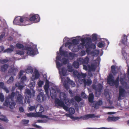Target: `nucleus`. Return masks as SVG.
<instances>
[{
	"instance_id": "obj_43",
	"label": "nucleus",
	"mask_w": 129,
	"mask_h": 129,
	"mask_svg": "<svg viewBox=\"0 0 129 129\" xmlns=\"http://www.w3.org/2000/svg\"><path fill=\"white\" fill-rule=\"evenodd\" d=\"M16 53L18 55H22L24 53L23 51L18 50L16 51Z\"/></svg>"
},
{
	"instance_id": "obj_2",
	"label": "nucleus",
	"mask_w": 129,
	"mask_h": 129,
	"mask_svg": "<svg viewBox=\"0 0 129 129\" xmlns=\"http://www.w3.org/2000/svg\"><path fill=\"white\" fill-rule=\"evenodd\" d=\"M59 98L61 101L58 99L55 100V103L58 106L62 107L66 111H68V107L65 105L64 104L67 105H69L72 103L74 100H70L67 98L66 95L63 92H61L59 93Z\"/></svg>"
},
{
	"instance_id": "obj_17",
	"label": "nucleus",
	"mask_w": 129,
	"mask_h": 129,
	"mask_svg": "<svg viewBox=\"0 0 129 129\" xmlns=\"http://www.w3.org/2000/svg\"><path fill=\"white\" fill-rule=\"evenodd\" d=\"M26 80V78L25 76H23L21 78V81L22 82H23L25 81ZM22 82L20 84L18 83L16 84L15 85V86L16 87H18L19 89H21L24 86L22 85Z\"/></svg>"
},
{
	"instance_id": "obj_18",
	"label": "nucleus",
	"mask_w": 129,
	"mask_h": 129,
	"mask_svg": "<svg viewBox=\"0 0 129 129\" xmlns=\"http://www.w3.org/2000/svg\"><path fill=\"white\" fill-rule=\"evenodd\" d=\"M83 67L84 69L85 70H88L89 71L92 70L94 71L96 68V66L93 65H91L90 66H88L87 68V67L83 64Z\"/></svg>"
},
{
	"instance_id": "obj_44",
	"label": "nucleus",
	"mask_w": 129,
	"mask_h": 129,
	"mask_svg": "<svg viewBox=\"0 0 129 129\" xmlns=\"http://www.w3.org/2000/svg\"><path fill=\"white\" fill-rule=\"evenodd\" d=\"M68 71L70 72H72L73 70L72 67L71 65L68 66Z\"/></svg>"
},
{
	"instance_id": "obj_53",
	"label": "nucleus",
	"mask_w": 129,
	"mask_h": 129,
	"mask_svg": "<svg viewBox=\"0 0 129 129\" xmlns=\"http://www.w3.org/2000/svg\"><path fill=\"white\" fill-rule=\"evenodd\" d=\"M4 83L3 82L0 83V88H2L3 89L5 87L4 86Z\"/></svg>"
},
{
	"instance_id": "obj_5",
	"label": "nucleus",
	"mask_w": 129,
	"mask_h": 129,
	"mask_svg": "<svg viewBox=\"0 0 129 129\" xmlns=\"http://www.w3.org/2000/svg\"><path fill=\"white\" fill-rule=\"evenodd\" d=\"M124 80L122 78L120 79V81L122 86H120L119 87L118 100L122 99V97L125 96L126 94V92L123 89V87H124L127 89H128L129 87L128 86H127V83L124 81Z\"/></svg>"
},
{
	"instance_id": "obj_49",
	"label": "nucleus",
	"mask_w": 129,
	"mask_h": 129,
	"mask_svg": "<svg viewBox=\"0 0 129 129\" xmlns=\"http://www.w3.org/2000/svg\"><path fill=\"white\" fill-rule=\"evenodd\" d=\"M81 96L84 98H86L87 96L84 92H82L81 94Z\"/></svg>"
},
{
	"instance_id": "obj_58",
	"label": "nucleus",
	"mask_w": 129,
	"mask_h": 129,
	"mask_svg": "<svg viewBox=\"0 0 129 129\" xmlns=\"http://www.w3.org/2000/svg\"><path fill=\"white\" fill-rule=\"evenodd\" d=\"M97 104L99 105H101L102 104V101H100L97 103Z\"/></svg>"
},
{
	"instance_id": "obj_20",
	"label": "nucleus",
	"mask_w": 129,
	"mask_h": 129,
	"mask_svg": "<svg viewBox=\"0 0 129 129\" xmlns=\"http://www.w3.org/2000/svg\"><path fill=\"white\" fill-rule=\"evenodd\" d=\"M119 118H120L119 117H115L113 116H112L111 117L109 116L108 118L107 119V120L109 122L115 121L118 120Z\"/></svg>"
},
{
	"instance_id": "obj_26",
	"label": "nucleus",
	"mask_w": 129,
	"mask_h": 129,
	"mask_svg": "<svg viewBox=\"0 0 129 129\" xmlns=\"http://www.w3.org/2000/svg\"><path fill=\"white\" fill-rule=\"evenodd\" d=\"M26 72L28 74L31 73L33 71V68L31 66H28L26 70Z\"/></svg>"
},
{
	"instance_id": "obj_62",
	"label": "nucleus",
	"mask_w": 129,
	"mask_h": 129,
	"mask_svg": "<svg viewBox=\"0 0 129 129\" xmlns=\"http://www.w3.org/2000/svg\"><path fill=\"white\" fill-rule=\"evenodd\" d=\"M69 39L67 37H66L63 39V42L68 41L69 40Z\"/></svg>"
},
{
	"instance_id": "obj_12",
	"label": "nucleus",
	"mask_w": 129,
	"mask_h": 129,
	"mask_svg": "<svg viewBox=\"0 0 129 129\" xmlns=\"http://www.w3.org/2000/svg\"><path fill=\"white\" fill-rule=\"evenodd\" d=\"M27 54L30 55H33L37 53L36 46H34L33 47H28L27 49Z\"/></svg>"
},
{
	"instance_id": "obj_60",
	"label": "nucleus",
	"mask_w": 129,
	"mask_h": 129,
	"mask_svg": "<svg viewBox=\"0 0 129 129\" xmlns=\"http://www.w3.org/2000/svg\"><path fill=\"white\" fill-rule=\"evenodd\" d=\"M8 60L7 59H4L1 60V62L2 63H6L7 62Z\"/></svg>"
},
{
	"instance_id": "obj_1",
	"label": "nucleus",
	"mask_w": 129,
	"mask_h": 129,
	"mask_svg": "<svg viewBox=\"0 0 129 129\" xmlns=\"http://www.w3.org/2000/svg\"><path fill=\"white\" fill-rule=\"evenodd\" d=\"M59 60L60 57L59 54H58L57 56L56 57V63L57 67L59 69V73L61 76L62 82H63V84L64 86L67 89H68L69 88L68 86V83L71 84L73 87L75 86V84L71 80H70L69 78H67L65 79L64 77V76L68 74L67 73V71L64 68H60L62 66V64H60L58 61Z\"/></svg>"
},
{
	"instance_id": "obj_33",
	"label": "nucleus",
	"mask_w": 129,
	"mask_h": 129,
	"mask_svg": "<svg viewBox=\"0 0 129 129\" xmlns=\"http://www.w3.org/2000/svg\"><path fill=\"white\" fill-rule=\"evenodd\" d=\"M14 80V78L12 77H10L9 79L7 81V83L9 84H11Z\"/></svg>"
},
{
	"instance_id": "obj_56",
	"label": "nucleus",
	"mask_w": 129,
	"mask_h": 129,
	"mask_svg": "<svg viewBox=\"0 0 129 129\" xmlns=\"http://www.w3.org/2000/svg\"><path fill=\"white\" fill-rule=\"evenodd\" d=\"M80 76L81 77L84 78L86 76V75L85 74L81 73L80 75Z\"/></svg>"
},
{
	"instance_id": "obj_50",
	"label": "nucleus",
	"mask_w": 129,
	"mask_h": 129,
	"mask_svg": "<svg viewBox=\"0 0 129 129\" xmlns=\"http://www.w3.org/2000/svg\"><path fill=\"white\" fill-rule=\"evenodd\" d=\"M35 107L34 106H31L29 108V110L30 111H32L35 109Z\"/></svg>"
},
{
	"instance_id": "obj_36",
	"label": "nucleus",
	"mask_w": 129,
	"mask_h": 129,
	"mask_svg": "<svg viewBox=\"0 0 129 129\" xmlns=\"http://www.w3.org/2000/svg\"><path fill=\"white\" fill-rule=\"evenodd\" d=\"M47 120H37L35 122V123H44L46 122L47 121Z\"/></svg>"
},
{
	"instance_id": "obj_29",
	"label": "nucleus",
	"mask_w": 129,
	"mask_h": 129,
	"mask_svg": "<svg viewBox=\"0 0 129 129\" xmlns=\"http://www.w3.org/2000/svg\"><path fill=\"white\" fill-rule=\"evenodd\" d=\"M79 63H80V62L79 59L77 61L74 62L73 64L74 67L76 68H78Z\"/></svg>"
},
{
	"instance_id": "obj_24",
	"label": "nucleus",
	"mask_w": 129,
	"mask_h": 129,
	"mask_svg": "<svg viewBox=\"0 0 129 129\" xmlns=\"http://www.w3.org/2000/svg\"><path fill=\"white\" fill-rule=\"evenodd\" d=\"M82 82L84 83L85 85H89L91 84L92 81L90 79L87 80H84V79H82Z\"/></svg>"
},
{
	"instance_id": "obj_63",
	"label": "nucleus",
	"mask_w": 129,
	"mask_h": 129,
	"mask_svg": "<svg viewBox=\"0 0 129 129\" xmlns=\"http://www.w3.org/2000/svg\"><path fill=\"white\" fill-rule=\"evenodd\" d=\"M4 49V48L3 46L0 47V52L2 51Z\"/></svg>"
},
{
	"instance_id": "obj_4",
	"label": "nucleus",
	"mask_w": 129,
	"mask_h": 129,
	"mask_svg": "<svg viewBox=\"0 0 129 129\" xmlns=\"http://www.w3.org/2000/svg\"><path fill=\"white\" fill-rule=\"evenodd\" d=\"M76 39H78V40H77L76 39H73L72 40V43H67L65 44V46L66 47H68L69 48L71 49L72 48H75V46H74L76 44L78 41H79L80 40H81V41L82 43L80 44V45L78 47V48L80 49L82 48L83 46H85L84 43V38H81V37L79 36H78L76 37Z\"/></svg>"
},
{
	"instance_id": "obj_22",
	"label": "nucleus",
	"mask_w": 129,
	"mask_h": 129,
	"mask_svg": "<svg viewBox=\"0 0 129 129\" xmlns=\"http://www.w3.org/2000/svg\"><path fill=\"white\" fill-rule=\"evenodd\" d=\"M79 61L80 62V64L86 63L87 64L88 62V57H86V58L83 59L82 58H80L79 59Z\"/></svg>"
},
{
	"instance_id": "obj_42",
	"label": "nucleus",
	"mask_w": 129,
	"mask_h": 129,
	"mask_svg": "<svg viewBox=\"0 0 129 129\" xmlns=\"http://www.w3.org/2000/svg\"><path fill=\"white\" fill-rule=\"evenodd\" d=\"M16 46L17 48L19 49L23 47L22 45L19 43L16 44Z\"/></svg>"
},
{
	"instance_id": "obj_8",
	"label": "nucleus",
	"mask_w": 129,
	"mask_h": 129,
	"mask_svg": "<svg viewBox=\"0 0 129 129\" xmlns=\"http://www.w3.org/2000/svg\"><path fill=\"white\" fill-rule=\"evenodd\" d=\"M50 94L51 97L53 99H55L57 94L59 93L60 91L58 87L55 85L53 86L50 88Z\"/></svg>"
},
{
	"instance_id": "obj_34",
	"label": "nucleus",
	"mask_w": 129,
	"mask_h": 129,
	"mask_svg": "<svg viewBox=\"0 0 129 129\" xmlns=\"http://www.w3.org/2000/svg\"><path fill=\"white\" fill-rule=\"evenodd\" d=\"M105 45L104 42L102 41L98 43V46L99 47L102 48Z\"/></svg>"
},
{
	"instance_id": "obj_15",
	"label": "nucleus",
	"mask_w": 129,
	"mask_h": 129,
	"mask_svg": "<svg viewBox=\"0 0 129 129\" xmlns=\"http://www.w3.org/2000/svg\"><path fill=\"white\" fill-rule=\"evenodd\" d=\"M51 84V83H49L48 81L46 80L45 84L44 86V88L46 92V94L47 95H48L49 93L48 92V88Z\"/></svg>"
},
{
	"instance_id": "obj_38",
	"label": "nucleus",
	"mask_w": 129,
	"mask_h": 129,
	"mask_svg": "<svg viewBox=\"0 0 129 129\" xmlns=\"http://www.w3.org/2000/svg\"><path fill=\"white\" fill-rule=\"evenodd\" d=\"M0 119L5 121L7 122L8 121L6 118L2 116H0Z\"/></svg>"
},
{
	"instance_id": "obj_21",
	"label": "nucleus",
	"mask_w": 129,
	"mask_h": 129,
	"mask_svg": "<svg viewBox=\"0 0 129 129\" xmlns=\"http://www.w3.org/2000/svg\"><path fill=\"white\" fill-rule=\"evenodd\" d=\"M23 98L22 96L20 94H19L16 100V102L18 103H22Z\"/></svg>"
},
{
	"instance_id": "obj_10",
	"label": "nucleus",
	"mask_w": 129,
	"mask_h": 129,
	"mask_svg": "<svg viewBox=\"0 0 129 129\" xmlns=\"http://www.w3.org/2000/svg\"><path fill=\"white\" fill-rule=\"evenodd\" d=\"M62 48V47L60 48L59 51L62 56H64V57L62 58L61 60V61L63 64H67L68 62V56H67V53L64 52L62 51L61 49Z\"/></svg>"
},
{
	"instance_id": "obj_57",
	"label": "nucleus",
	"mask_w": 129,
	"mask_h": 129,
	"mask_svg": "<svg viewBox=\"0 0 129 129\" xmlns=\"http://www.w3.org/2000/svg\"><path fill=\"white\" fill-rule=\"evenodd\" d=\"M85 52L84 51H82L80 53V55L82 56L85 55Z\"/></svg>"
},
{
	"instance_id": "obj_16",
	"label": "nucleus",
	"mask_w": 129,
	"mask_h": 129,
	"mask_svg": "<svg viewBox=\"0 0 129 129\" xmlns=\"http://www.w3.org/2000/svg\"><path fill=\"white\" fill-rule=\"evenodd\" d=\"M39 76V74L37 71H35L33 74L31 79L32 81H34L38 79Z\"/></svg>"
},
{
	"instance_id": "obj_45",
	"label": "nucleus",
	"mask_w": 129,
	"mask_h": 129,
	"mask_svg": "<svg viewBox=\"0 0 129 129\" xmlns=\"http://www.w3.org/2000/svg\"><path fill=\"white\" fill-rule=\"evenodd\" d=\"M29 122V120H23L22 121V123L24 124H27Z\"/></svg>"
},
{
	"instance_id": "obj_28",
	"label": "nucleus",
	"mask_w": 129,
	"mask_h": 129,
	"mask_svg": "<svg viewBox=\"0 0 129 129\" xmlns=\"http://www.w3.org/2000/svg\"><path fill=\"white\" fill-rule=\"evenodd\" d=\"M8 67V65L6 64L2 66L1 68L0 71L3 72L5 71L7 69Z\"/></svg>"
},
{
	"instance_id": "obj_3",
	"label": "nucleus",
	"mask_w": 129,
	"mask_h": 129,
	"mask_svg": "<svg viewBox=\"0 0 129 129\" xmlns=\"http://www.w3.org/2000/svg\"><path fill=\"white\" fill-rule=\"evenodd\" d=\"M28 18L25 17H16L13 21L14 24L20 25H26L29 24Z\"/></svg>"
},
{
	"instance_id": "obj_31",
	"label": "nucleus",
	"mask_w": 129,
	"mask_h": 129,
	"mask_svg": "<svg viewBox=\"0 0 129 129\" xmlns=\"http://www.w3.org/2000/svg\"><path fill=\"white\" fill-rule=\"evenodd\" d=\"M37 107L39 108V111L40 113L44 111V108L40 105L38 104L37 106Z\"/></svg>"
},
{
	"instance_id": "obj_32",
	"label": "nucleus",
	"mask_w": 129,
	"mask_h": 129,
	"mask_svg": "<svg viewBox=\"0 0 129 129\" xmlns=\"http://www.w3.org/2000/svg\"><path fill=\"white\" fill-rule=\"evenodd\" d=\"M127 42V37L125 35H124L121 40L122 43L123 44H125Z\"/></svg>"
},
{
	"instance_id": "obj_19",
	"label": "nucleus",
	"mask_w": 129,
	"mask_h": 129,
	"mask_svg": "<svg viewBox=\"0 0 129 129\" xmlns=\"http://www.w3.org/2000/svg\"><path fill=\"white\" fill-rule=\"evenodd\" d=\"M15 96V93L13 92H12V93L11 95L9 97V98L8 99L7 97L6 98V101L4 104V105L6 106H8V102L9 101V99L10 98L11 100H12L13 99V98Z\"/></svg>"
},
{
	"instance_id": "obj_6",
	"label": "nucleus",
	"mask_w": 129,
	"mask_h": 129,
	"mask_svg": "<svg viewBox=\"0 0 129 129\" xmlns=\"http://www.w3.org/2000/svg\"><path fill=\"white\" fill-rule=\"evenodd\" d=\"M66 115L68 116L72 119L73 120H77L79 119L82 118L83 120H86L89 118H99L100 116H95L93 114H89L87 115H84L82 116L79 117H75L74 116H71L70 115L67 114Z\"/></svg>"
},
{
	"instance_id": "obj_25",
	"label": "nucleus",
	"mask_w": 129,
	"mask_h": 129,
	"mask_svg": "<svg viewBox=\"0 0 129 129\" xmlns=\"http://www.w3.org/2000/svg\"><path fill=\"white\" fill-rule=\"evenodd\" d=\"M68 111L70 114H65V115L66 116L68 117H69V116H67L66 115L67 114H69L71 116H72V115L74 114V113L75 112V110L74 109L72 108H69V109Z\"/></svg>"
},
{
	"instance_id": "obj_9",
	"label": "nucleus",
	"mask_w": 129,
	"mask_h": 129,
	"mask_svg": "<svg viewBox=\"0 0 129 129\" xmlns=\"http://www.w3.org/2000/svg\"><path fill=\"white\" fill-rule=\"evenodd\" d=\"M27 116L29 117H39L43 118H46L47 119H50L47 116L43 115L42 114L38 113H31L26 114Z\"/></svg>"
},
{
	"instance_id": "obj_59",
	"label": "nucleus",
	"mask_w": 129,
	"mask_h": 129,
	"mask_svg": "<svg viewBox=\"0 0 129 129\" xmlns=\"http://www.w3.org/2000/svg\"><path fill=\"white\" fill-rule=\"evenodd\" d=\"M92 38L93 39L95 40L96 39V35L95 34H93L92 35Z\"/></svg>"
},
{
	"instance_id": "obj_51",
	"label": "nucleus",
	"mask_w": 129,
	"mask_h": 129,
	"mask_svg": "<svg viewBox=\"0 0 129 129\" xmlns=\"http://www.w3.org/2000/svg\"><path fill=\"white\" fill-rule=\"evenodd\" d=\"M73 74L74 76H78L79 74L78 72L76 71H75L73 72Z\"/></svg>"
},
{
	"instance_id": "obj_35",
	"label": "nucleus",
	"mask_w": 129,
	"mask_h": 129,
	"mask_svg": "<svg viewBox=\"0 0 129 129\" xmlns=\"http://www.w3.org/2000/svg\"><path fill=\"white\" fill-rule=\"evenodd\" d=\"M9 107L11 109H13L15 107V104L13 103L10 102L9 103Z\"/></svg>"
},
{
	"instance_id": "obj_23",
	"label": "nucleus",
	"mask_w": 129,
	"mask_h": 129,
	"mask_svg": "<svg viewBox=\"0 0 129 129\" xmlns=\"http://www.w3.org/2000/svg\"><path fill=\"white\" fill-rule=\"evenodd\" d=\"M17 71V69L14 68L13 67H12L9 70V72L11 74V75H15V73Z\"/></svg>"
},
{
	"instance_id": "obj_55",
	"label": "nucleus",
	"mask_w": 129,
	"mask_h": 129,
	"mask_svg": "<svg viewBox=\"0 0 129 129\" xmlns=\"http://www.w3.org/2000/svg\"><path fill=\"white\" fill-rule=\"evenodd\" d=\"M24 73V72L23 71H21L19 73V78H20V77H21V76L23 75V73Z\"/></svg>"
},
{
	"instance_id": "obj_40",
	"label": "nucleus",
	"mask_w": 129,
	"mask_h": 129,
	"mask_svg": "<svg viewBox=\"0 0 129 129\" xmlns=\"http://www.w3.org/2000/svg\"><path fill=\"white\" fill-rule=\"evenodd\" d=\"M35 85V82L34 81H33L32 82H31L30 84L29 85V87L30 88L34 87Z\"/></svg>"
},
{
	"instance_id": "obj_64",
	"label": "nucleus",
	"mask_w": 129,
	"mask_h": 129,
	"mask_svg": "<svg viewBox=\"0 0 129 129\" xmlns=\"http://www.w3.org/2000/svg\"><path fill=\"white\" fill-rule=\"evenodd\" d=\"M98 129H111L110 128H106L104 127H102L99 128Z\"/></svg>"
},
{
	"instance_id": "obj_54",
	"label": "nucleus",
	"mask_w": 129,
	"mask_h": 129,
	"mask_svg": "<svg viewBox=\"0 0 129 129\" xmlns=\"http://www.w3.org/2000/svg\"><path fill=\"white\" fill-rule=\"evenodd\" d=\"M5 34L4 33H3L0 36V40H1L2 38L4 37Z\"/></svg>"
},
{
	"instance_id": "obj_46",
	"label": "nucleus",
	"mask_w": 129,
	"mask_h": 129,
	"mask_svg": "<svg viewBox=\"0 0 129 129\" xmlns=\"http://www.w3.org/2000/svg\"><path fill=\"white\" fill-rule=\"evenodd\" d=\"M115 67L114 66H113L111 67V71L112 73L114 74L116 73L115 71Z\"/></svg>"
},
{
	"instance_id": "obj_30",
	"label": "nucleus",
	"mask_w": 129,
	"mask_h": 129,
	"mask_svg": "<svg viewBox=\"0 0 129 129\" xmlns=\"http://www.w3.org/2000/svg\"><path fill=\"white\" fill-rule=\"evenodd\" d=\"M93 95L91 93L89 94L88 98L89 101L90 102H92L93 101Z\"/></svg>"
},
{
	"instance_id": "obj_27",
	"label": "nucleus",
	"mask_w": 129,
	"mask_h": 129,
	"mask_svg": "<svg viewBox=\"0 0 129 129\" xmlns=\"http://www.w3.org/2000/svg\"><path fill=\"white\" fill-rule=\"evenodd\" d=\"M14 47L12 46H11V48H8L5 50L4 51L5 52L8 53H10L13 51Z\"/></svg>"
},
{
	"instance_id": "obj_14",
	"label": "nucleus",
	"mask_w": 129,
	"mask_h": 129,
	"mask_svg": "<svg viewBox=\"0 0 129 129\" xmlns=\"http://www.w3.org/2000/svg\"><path fill=\"white\" fill-rule=\"evenodd\" d=\"M39 91L40 93L37 97V100L40 102H42L44 100V95L43 93V90L42 89H40L39 90Z\"/></svg>"
},
{
	"instance_id": "obj_7",
	"label": "nucleus",
	"mask_w": 129,
	"mask_h": 129,
	"mask_svg": "<svg viewBox=\"0 0 129 129\" xmlns=\"http://www.w3.org/2000/svg\"><path fill=\"white\" fill-rule=\"evenodd\" d=\"M35 91L33 90L30 91L29 90L27 89L26 90V97L25 102L26 103H29L30 102V98L34 96Z\"/></svg>"
},
{
	"instance_id": "obj_37",
	"label": "nucleus",
	"mask_w": 129,
	"mask_h": 129,
	"mask_svg": "<svg viewBox=\"0 0 129 129\" xmlns=\"http://www.w3.org/2000/svg\"><path fill=\"white\" fill-rule=\"evenodd\" d=\"M44 83L43 81L40 80L38 83V84L39 87H41L43 84Z\"/></svg>"
},
{
	"instance_id": "obj_41",
	"label": "nucleus",
	"mask_w": 129,
	"mask_h": 129,
	"mask_svg": "<svg viewBox=\"0 0 129 129\" xmlns=\"http://www.w3.org/2000/svg\"><path fill=\"white\" fill-rule=\"evenodd\" d=\"M122 53L123 55L124 56V58L125 59H126L127 54L126 53L125 51L123 50H122Z\"/></svg>"
},
{
	"instance_id": "obj_52",
	"label": "nucleus",
	"mask_w": 129,
	"mask_h": 129,
	"mask_svg": "<svg viewBox=\"0 0 129 129\" xmlns=\"http://www.w3.org/2000/svg\"><path fill=\"white\" fill-rule=\"evenodd\" d=\"M33 126H34V127H36L38 128L41 129H43V128H42L40 126L38 125H37L35 124H33Z\"/></svg>"
},
{
	"instance_id": "obj_61",
	"label": "nucleus",
	"mask_w": 129,
	"mask_h": 129,
	"mask_svg": "<svg viewBox=\"0 0 129 129\" xmlns=\"http://www.w3.org/2000/svg\"><path fill=\"white\" fill-rule=\"evenodd\" d=\"M19 110L21 112H23L24 111V109L22 107H20L19 108Z\"/></svg>"
},
{
	"instance_id": "obj_39",
	"label": "nucleus",
	"mask_w": 129,
	"mask_h": 129,
	"mask_svg": "<svg viewBox=\"0 0 129 129\" xmlns=\"http://www.w3.org/2000/svg\"><path fill=\"white\" fill-rule=\"evenodd\" d=\"M4 100V96L2 93H0V100L1 102H3Z\"/></svg>"
},
{
	"instance_id": "obj_47",
	"label": "nucleus",
	"mask_w": 129,
	"mask_h": 129,
	"mask_svg": "<svg viewBox=\"0 0 129 129\" xmlns=\"http://www.w3.org/2000/svg\"><path fill=\"white\" fill-rule=\"evenodd\" d=\"M69 55L70 58L71 59H73V57L75 56V55L73 54L70 53H69Z\"/></svg>"
},
{
	"instance_id": "obj_13",
	"label": "nucleus",
	"mask_w": 129,
	"mask_h": 129,
	"mask_svg": "<svg viewBox=\"0 0 129 129\" xmlns=\"http://www.w3.org/2000/svg\"><path fill=\"white\" fill-rule=\"evenodd\" d=\"M40 18L39 15L38 14H34L31 16L29 18V20L31 21H35L36 22L40 21Z\"/></svg>"
},
{
	"instance_id": "obj_11",
	"label": "nucleus",
	"mask_w": 129,
	"mask_h": 129,
	"mask_svg": "<svg viewBox=\"0 0 129 129\" xmlns=\"http://www.w3.org/2000/svg\"><path fill=\"white\" fill-rule=\"evenodd\" d=\"M108 82L110 85L111 86L115 85L117 87L118 85V83L117 79L115 82L114 81V77L111 74L109 75L107 80Z\"/></svg>"
},
{
	"instance_id": "obj_48",
	"label": "nucleus",
	"mask_w": 129,
	"mask_h": 129,
	"mask_svg": "<svg viewBox=\"0 0 129 129\" xmlns=\"http://www.w3.org/2000/svg\"><path fill=\"white\" fill-rule=\"evenodd\" d=\"M75 99L76 100L77 102H79L81 101V98L79 96H76L75 97Z\"/></svg>"
}]
</instances>
